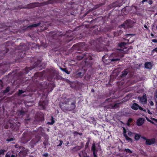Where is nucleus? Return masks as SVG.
Returning a JSON list of instances; mask_svg holds the SVG:
<instances>
[{
  "label": "nucleus",
  "mask_w": 157,
  "mask_h": 157,
  "mask_svg": "<svg viewBox=\"0 0 157 157\" xmlns=\"http://www.w3.org/2000/svg\"><path fill=\"white\" fill-rule=\"evenodd\" d=\"M76 100L75 98L64 97L59 104L60 108L63 112L71 111L76 108Z\"/></svg>",
  "instance_id": "nucleus-1"
},
{
  "label": "nucleus",
  "mask_w": 157,
  "mask_h": 157,
  "mask_svg": "<svg viewBox=\"0 0 157 157\" xmlns=\"http://www.w3.org/2000/svg\"><path fill=\"white\" fill-rule=\"evenodd\" d=\"M49 35L52 38L55 39H60V38L65 37L70 38L72 37V35L69 33V31H67L65 34H63L62 32H59L56 30L51 31L49 32Z\"/></svg>",
  "instance_id": "nucleus-2"
},
{
  "label": "nucleus",
  "mask_w": 157,
  "mask_h": 157,
  "mask_svg": "<svg viewBox=\"0 0 157 157\" xmlns=\"http://www.w3.org/2000/svg\"><path fill=\"white\" fill-rule=\"evenodd\" d=\"M59 76L58 71L55 69L50 68L47 71V78L49 81H51L53 79L58 80L59 79Z\"/></svg>",
  "instance_id": "nucleus-3"
},
{
  "label": "nucleus",
  "mask_w": 157,
  "mask_h": 157,
  "mask_svg": "<svg viewBox=\"0 0 157 157\" xmlns=\"http://www.w3.org/2000/svg\"><path fill=\"white\" fill-rule=\"evenodd\" d=\"M55 86L53 83L48 82L47 81L42 82L39 83V86H37V90H41L43 89H47L48 92L52 91Z\"/></svg>",
  "instance_id": "nucleus-4"
},
{
  "label": "nucleus",
  "mask_w": 157,
  "mask_h": 157,
  "mask_svg": "<svg viewBox=\"0 0 157 157\" xmlns=\"http://www.w3.org/2000/svg\"><path fill=\"white\" fill-rule=\"evenodd\" d=\"M20 123L16 121L14 122L12 120H10L8 121L6 124L4 128L6 129H10L13 131H17L19 129Z\"/></svg>",
  "instance_id": "nucleus-5"
},
{
  "label": "nucleus",
  "mask_w": 157,
  "mask_h": 157,
  "mask_svg": "<svg viewBox=\"0 0 157 157\" xmlns=\"http://www.w3.org/2000/svg\"><path fill=\"white\" fill-rule=\"evenodd\" d=\"M54 0H49L43 3H40L38 2L31 3L28 4L26 6L23 8L25 9H32L36 7L40 6L43 4L46 5L52 4L54 2Z\"/></svg>",
  "instance_id": "nucleus-6"
},
{
  "label": "nucleus",
  "mask_w": 157,
  "mask_h": 157,
  "mask_svg": "<svg viewBox=\"0 0 157 157\" xmlns=\"http://www.w3.org/2000/svg\"><path fill=\"white\" fill-rule=\"evenodd\" d=\"M17 48L19 50L18 52V56L21 58H23L26 55V51L28 49L27 46L24 43H20Z\"/></svg>",
  "instance_id": "nucleus-7"
},
{
  "label": "nucleus",
  "mask_w": 157,
  "mask_h": 157,
  "mask_svg": "<svg viewBox=\"0 0 157 157\" xmlns=\"http://www.w3.org/2000/svg\"><path fill=\"white\" fill-rule=\"evenodd\" d=\"M84 58L85 59L84 61L85 64L89 63V61L92 59V58L90 54L88 53L85 52L80 56H77V59L78 60H81L82 59Z\"/></svg>",
  "instance_id": "nucleus-8"
},
{
  "label": "nucleus",
  "mask_w": 157,
  "mask_h": 157,
  "mask_svg": "<svg viewBox=\"0 0 157 157\" xmlns=\"http://www.w3.org/2000/svg\"><path fill=\"white\" fill-rule=\"evenodd\" d=\"M42 72H43V71L35 73L33 77L32 78V80L33 82L36 84L37 86H39V83H41L42 82L38 81V80H40L41 78L43 75Z\"/></svg>",
  "instance_id": "nucleus-9"
},
{
  "label": "nucleus",
  "mask_w": 157,
  "mask_h": 157,
  "mask_svg": "<svg viewBox=\"0 0 157 157\" xmlns=\"http://www.w3.org/2000/svg\"><path fill=\"white\" fill-rule=\"evenodd\" d=\"M43 128L41 127H39L36 130L34 131V132H35L37 134L35 136V138L33 139L32 141L35 144L38 143L41 139V137L40 136V135L42 132Z\"/></svg>",
  "instance_id": "nucleus-10"
},
{
  "label": "nucleus",
  "mask_w": 157,
  "mask_h": 157,
  "mask_svg": "<svg viewBox=\"0 0 157 157\" xmlns=\"http://www.w3.org/2000/svg\"><path fill=\"white\" fill-rule=\"evenodd\" d=\"M111 56L113 58L111 59V62L116 61L120 60L122 58L123 55L118 52H113L111 54Z\"/></svg>",
  "instance_id": "nucleus-11"
},
{
  "label": "nucleus",
  "mask_w": 157,
  "mask_h": 157,
  "mask_svg": "<svg viewBox=\"0 0 157 157\" xmlns=\"http://www.w3.org/2000/svg\"><path fill=\"white\" fill-rule=\"evenodd\" d=\"M103 41V38L101 37L97 39L96 40H91L90 42V44L93 47L97 48L99 44H102Z\"/></svg>",
  "instance_id": "nucleus-12"
},
{
  "label": "nucleus",
  "mask_w": 157,
  "mask_h": 157,
  "mask_svg": "<svg viewBox=\"0 0 157 157\" xmlns=\"http://www.w3.org/2000/svg\"><path fill=\"white\" fill-rule=\"evenodd\" d=\"M86 71L82 68H80L76 71L74 77L76 78H82L86 73Z\"/></svg>",
  "instance_id": "nucleus-13"
},
{
  "label": "nucleus",
  "mask_w": 157,
  "mask_h": 157,
  "mask_svg": "<svg viewBox=\"0 0 157 157\" xmlns=\"http://www.w3.org/2000/svg\"><path fill=\"white\" fill-rule=\"evenodd\" d=\"M2 49H0V60L2 59L4 57L5 54L9 51L8 48L6 47V45H2L0 46Z\"/></svg>",
  "instance_id": "nucleus-14"
},
{
  "label": "nucleus",
  "mask_w": 157,
  "mask_h": 157,
  "mask_svg": "<svg viewBox=\"0 0 157 157\" xmlns=\"http://www.w3.org/2000/svg\"><path fill=\"white\" fill-rule=\"evenodd\" d=\"M44 114L42 112H39L35 118V120L37 121H42L44 120Z\"/></svg>",
  "instance_id": "nucleus-15"
},
{
  "label": "nucleus",
  "mask_w": 157,
  "mask_h": 157,
  "mask_svg": "<svg viewBox=\"0 0 157 157\" xmlns=\"http://www.w3.org/2000/svg\"><path fill=\"white\" fill-rule=\"evenodd\" d=\"M48 102L47 100H45L44 101H40L39 102L40 109L41 110H44L46 106L48 105Z\"/></svg>",
  "instance_id": "nucleus-16"
},
{
  "label": "nucleus",
  "mask_w": 157,
  "mask_h": 157,
  "mask_svg": "<svg viewBox=\"0 0 157 157\" xmlns=\"http://www.w3.org/2000/svg\"><path fill=\"white\" fill-rule=\"evenodd\" d=\"M26 113V111L24 110L23 109H21L17 110L16 114L18 116L22 117Z\"/></svg>",
  "instance_id": "nucleus-17"
},
{
  "label": "nucleus",
  "mask_w": 157,
  "mask_h": 157,
  "mask_svg": "<svg viewBox=\"0 0 157 157\" xmlns=\"http://www.w3.org/2000/svg\"><path fill=\"white\" fill-rule=\"evenodd\" d=\"M138 98L140 102H141L142 103L144 102V104L147 103V98L146 94H144L142 97H139Z\"/></svg>",
  "instance_id": "nucleus-18"
},
{
  "label": "nucleus",
  "mask_w": 157,
  "mask_h": 157,
  "mask_svg": "<svg viewBox=\"0 0 157 157\" xmlns=\"http://www.w3.org/2000/svg\"><path fill=\"white\" fill-rule=\"evenodd\" d=\"M91 150L93 152L94 157H97L96 153L98 151L96 149L95 144L94 142L92 144V145L91 147Z\"/></svg>",
  "instance_id": "nucleus-19"
},
{
  "label": "nucleus",
  "mask_w": 157,
  "mask_h": 157,
  "mask_svg": "<svg viewBox=\"0 0 157 157\" xmlns=\"http://www.w3.org/2000/svg\"><path fill=\"white\" fill-rule=\"evenodd\" d=\"M144 119L141 118H139L137 121L136 123L138 126L142 125L144 123Z\"/></svg>",
  "instance_id": "nucleus-20"
},
{
  "label": "nucleus",
  "mask_w": 157,
  "mask_h": 157,
  "mask_svg": "<svg viewBox=\"0 0 157 157\" xmlns=\"http://www.w3.org/2000/svg\"><path fill=\"white\" fill-rule=\"evenodd\" d=\"M155 143V139L152 138L151 139H147L146 141L145 144L147 145H151Z\"/></svg>",
  "instance_id": "nucleus-21"
},
{
  "label": "nucleus",
  "mask_w": 157,
  "mask_h": 157,
  "mask_svg": "<svg viewBox=\"0 0 157 157\" xmlns=\"http://www.w3.org/2000/svg\"><path fill=\"white\" fill-rule=\"evenodd\" d=\"M40 24V23H38L36 24H32V25H30L28 26L27 28L25 29H31L32 28L34 27H36L39 26Z\"/></svg>",
  "instance_id": "nucleus-22"
},
{
  "label": "nucleus",
  "mask_w": 157,
  "mask_h": 157,
  "mask_svg": "<svg viewBox=\"0 0 157 157\" xmlns=\"http://www.w3.org/2000/svg\"><path fill=\"white\" fill-rule=\"evenodd\" d=\"M33 68L31 67H26L23 70L22 73L23 74H27L29 72L32 70Z\"/></svg>",
  "instance_id": "nucleus-23"
},
{
  "label": "nucleus",
  "mask_w": 157,
  "mask_h": 157,
  "mask_svg": "<svg viewBox=\"0 0 157 157\" xmlns=\"http://www.w3.org/2000/svg\"><path fill=\"white\" fill-rule=\"evenodd\" d=\"M119 106V104L116 103L114 105H110L107 106L106 108L107 109H116L118 108Z\"/></svg>",
  "instance_id": "nucleus-24"
},
{
  "label": "nucleus",
  "mask_w": 157,
  "mask_h": 157,
  "mask_svg": "<svg viewBox=\"0 0 157 157\" xmlns=\"http://www.w3.org/2000/svg\"><path fill=\"white\" fill-rule=\"evenodd\" d=\"M145 67L147 69H151L152 66L151 63L150 62H147L144 64Z\"/></svg>",
  "instance_id": "nucleus-25"
},
{
  "label": "nucleus",
  "mask_w": 157,
  "mask_h": 157,
  "mask_svg": "<svg viewBox=\"0 0 157 157\" xmlns=\"http://www.w3.org/2000/svg\"><path fill=\"white\" fill-rule=\"evenodd\" d=\"M139 106V105L135 103L132 104L131 108L134 110H136L138 109Z\"/></svg>",
  "instance_id": "nucleus-26"
},
{
  "label": "nucleus",
  "mask_w": 157,
  "mask_h": 157,
  "mask_svg": "<svg viewBox=\"0 0 157 157\" xmlns=\"http://www.w3.org/2000/svg\"><path fill=\"white\" fill-rule=\"evenodd\" d=\"M1 64H2V68L3 69V70H2V72L3 73H5L8 70V67L6 65H2V63H1Z\"/></svg>",
  "instance_id": "nucleus-27"
},
{
  "label": "nucleus",
  "mask_w": 157,
  "mask_h": 157,
  "mask_svg": "<svg viewBox=\"0 0 157 157\" xmlns=\"http://www.w3.org/2000/svg\"><path fill=\"white\" fill-rule=\"evenodd\" d=\"M129 21L128 20H127L126 21H124V23L121 25V26L122 27L125 28L127 27L129 25Z\"/></svg>",
  "instance_id": "nucleus-28"
},
{
  "label": "nucleus",
  "mask_w": 157,
  "mask_h": 157,
  "mask_svg": "<svg viewBox=\"0 0 157 157\" xmlns=\"http://www.w3.org/2000/svg\"><path fill=\"white\" fill-rule=\"evenodd\" d=\"M81 148V146H77L74 147H73L72 149V151L73 152H76L79 150H80Z\"/></svg>",
  "instance_id": "nucleus-29"
},
{
  "label": "nucleus",
  "mask_w": 157,
  "mask_h": 157,
  "mask_svg": "<svg viewBox=\"0 0 157 157\" xmlns=\"http://www.w3.org/2000/svg\"><path fill=\"white\" fill-rule=\"evenodd\" d=\"M27 152L25 151H20L19 153V157H25L26 156Z\"/></svg>",
  "instance_id": "nucleus-30"
},
{
  "label": "nucleus",
  "mask_w": 157,
  "mask_h": 157,
  "mask_svg": "<svg viewBox=\"0 0 157 157\" xmlns=\"http://www.w3.org/2000/svg\"><path fill=\"white\" fill-rule=\"evenodd\" d=\"M10 90V87L8 86L5 90H2L1 92V93L4 95L9 92Z\"/></svg>",
  "instance_id": "nucleus-31"
},
{
  "label": "nucleus",
  "mask_w": 157,
  "mask_h": 157,
  "mask_svg": "<svg viewBox=\"0 0 157 157\" xmlns=\"http://www.w3.org/2000/svg\"><path fill=\"white\" fill-rule=\"evenodd\" d=\"M128 72L127 69H125L124 71H123L121 74V77H125L128 74Z\"/></svg>",
  "instance_id": "nucleus-32"
},
{
  "label": "nucleus",
  "mask_w": 157,
  "mask_h": 157,
  "mask_svg": "<svg viewBox=\"0 0 157 157\" xmlns=\"http://www.w3.org/2000/svg\"><path fill=\"white\" fill-rule=\"evenodd\" d=\"M105 3V1H103L102 3H99L96 5L95 6V7L96 8H98L104 5Z\"/></svg>",
  "instance_id": "nucleus-33"
},
{
  "label": "nucleus",
  "mask_w": 157,
  "mask_h": 157,
  "mask_svg": "<svg viewBox=\"0 0 157 157\" xmlns=\"http://www.w3.org/2000/svg\"><path fill=\"white\" fill-rule=\"evenodd\" d=\"M25 92V91H23L22 90H19L18 92V93H16L14 95L15 96H19L22 93H24Z\"/></svg>",
  "instance_id": "nucleus-34"
},
{
  "label": "nucleus",
  "mask_w": 157,
  "mask_h": 157,
  "mask_svg": "<svg viewBox=\"0 0 157 157\" xmlns=\"http://www.w3.org/2000/svg\"><path fill=\"white\" fill-rule=\"evenodd\" d=\"M124 137L125 138L126 140L128 141V142H131V143L133 141L132 139L131 138L128 137L127 135H125Z\"/></svg>",
  "instance_id": "nucleus-35"
},
{
  "label": "nucleus",
  "mask_w": 157,
  "mask_h": 157,
  "mask_svg": "<svg viewBox=\"0 0 157 157\" xmlns=\"http://www.w3.org/2000/svg\"><path fill=\"white\" fill-rule=\"evenodd\" d=\"M135 140L137 141L140 138L141 135L139 134L138 133H135Z\"/></svg>",
  "instance_id": "nucleus-36"
},
{
  "label": "nucleus",
  "mask_w": 157,
  "mask_h": 157,
  "mask_svg": "<svg viewBox=\"0 0 157 157\" xmlns=\"http://www.w3.org/2000/svg\"><path fill=\"white\" fill-rule=\"evenodd\" d=\"M55 122L54 118L52 116L51 118V122H48V124L49 125H53Z\"/></svg>",
  "instance_id": "nucleus-37"
},
{
  "label": "nucleus",
  "mask_w": 157,
  "mask_h": 157,
  "mask_svg": "<svg viewBox=\"0 0 157 157\" xmlns=\"http://www.w3.org/2000/svg\"><path fill=\"white\" fill-rule=\"evenodd\" d=\"M27 136L28 135L26 133H25V132L23 133V139H26L25 141L26 142H27L30 140V139L27 138Z\"/></svg>",
  "instance_id": "nucleus-38"
},
{
  "label": "nucleus",
  "mask_w": 157,
  "mask_h": 157,
  "mask_svg": "<svg viewBox=\"0 0 157 157\" xmlns=\"http://www.w3.org/2000/svg\"><path fill=\"white\" fill-rule=\"evenodd\" d=\"M60 70L63 71H64L67 74H69L70 73V72L68 71L67 68H63L61 67L60 68Z\"/></svg>",
  "instance_id": "nucleus-39"
},
{
  "label": "nucleus",
  "mask_w": 157,
  "mask_h": 157,
  "mask_svg": "<svg viewBox=\"0 0 157 157\" xmlns=\"http://www.w3.org/2000/svg\"><path fill=\"white\" fill-rule=\"evenodd\" d=\"M116 3V2L112 3L109 6V7L110 8H112L113 7H116L117 6L115 5Z\"/></svg>",
  "instance_id": "nucleus-40"
},
{
  "label": "nucleus",
  "mask_w": 157,
  "mask_h": 157,
  "mask_svg": "<svg viewBox=\"0 0 157 157\" xmlns=\"http://www.w3.org/2000/svg\"><path fill=\"white\" fill-rule=\"evenodd\" d=\"M91 76L90 75H87L85 76L84 78L86 80L88 81L89 80Z\"/></svg>",
  "instance_id": "nucleus-41"
},
{
  "label": "nucleus",
  "mask_w": 157,
  "mask_h": 157,
  "mask_svg": "<svg viewBox=\"0 0 157 157\" xmlns=\"http://www.w3.org/2000/svg\"><path fill=\"white\" fill-rule=\"evenodd\" d=\"M124 151L126 152L127 153L129 154L132 153V151L128 148H125L124 150Z\"/></svg>",
  "instance_id": "nucleus-42"
},
{
  "label": "nucleus",
  "mask_w": 157,
  "mask_h": 157,
  "mask_svg": "<svg viewBox=\"0 0 157 157\" xmlns=\"http://www.w3.org/2000/svg\"><path fill=\"white\" fill-rule=\"evenodd\" d=\"M14 147L16 148H18L19 149H20L22 148V146L19 145L18 144H15Z\"/></svg>",
  "instance_id": "nucleus-43"
},
{
  "label": "nucleus",
  "mask_w": 157,
  "mask_h": 157,
  "mask_svg": "<svg viewBox=\"0 0 157 157\" xmlns=\"http://www.w3.org/2000/svg\"><path fill=\"white\" fill-rule=\"evenodd\" d=\"M15 140L14 138H7L6 139V141L7 142H10L11 141H13Z\"/></svg>",
  "instance_id": "nucleus-44"
},
{
  "label": "nucleus",
  "mask_w": 157,
  "mask_h": 157,
  "mask_svg": "<svg viewBox=\"0 0 157 157\" xmlns=\"http://www.w3.org/2000/svg\"><path fill=\"white\" fill-rule=\"evenodd\" d=\"M3 87V82L1 80H0V89H2Z\"/></svg>",
  "instance_id": "nucleus-45"
},
{
  "label": "nucleus",
  "mask_w": 157,
  "mask_h": 157,
  "mask_svg": "<svg viewBox=\"0 0 157 157\" xmlns=\"http://www.w3.org/2000/svg\"><path fill=\"white\" fill-rule=\"evenodd\" d=\"M123 134L124 136H125V135H127L126 132H127V130L125 129V128L124 127H123Z\"/></svg>",
  "instance_id": "nucleus-46"
},
{
  "label": "nucleus",
  "mask_w": 157,
  "mask_h": 157,
  "mask_svg": "<svg viewBox=\"0 0 157 157\" xmlns=\"http://www.w3.org/2000/svg\"><path fill=\"white\" fill-rule=\"evenodd\" d=\"M126 44L124 42H122L119 44V46L121 47H124L125 46Z\"/></svg>",
  "instance_id": "nucleus-47"
},
{
  "label": "nucleus",
  "mask_w": 157,
  "mask_h": 157,
  "mask_svg": "<svg viewBox=\"0 0 157 157\" xmlns=\"http://www.w3.org/2000/svg\"><path fill=\"white\" fill-rule=\"evenodd\" d=\"M5 152V150L4 149L0 150V155H4Z\"/></svg>",
  "instance_id": "nucleus-48"
},
{
  "label": "nucleus",
  "mask_w": 157,
  "mask_h": 157,
  "mask_svg": "<svg viewBox=\"0 0 157 157\" xmlns=\"http://www.w3.org/2000/svg\"><path fill=\"white\" fill-rule=\"evenodd\" d=\"M89 143L90 140H88L87 142L86 143L85 145V147H88L89 145Z\"/></svg>",
  "instance_id": "nucleus-49"
},
{
  "label": "nucleus",
  "mask_w": 157,
  "mask_h": 157,
  "mask_svg": "<svg viewBox=\"0 0 157 157\" xmlns=\"http://www.w3.org/2000/svg\"><path fill=\"white\" fill-rule=\"evenodd\" d=\"M59 141L60 143L59 144L57 145V146H61L62 145L63 141L62 140H60Z\"/></svg>",
  "instance_id": "nucleus-50"
},
{
  "label": "nucleus",
  "mask_w": 157,
  "mask_h": 157,
  "mask_svg": "<svg viewBox=\"0 0 157 157\" xmlns=\"http://www.w3.org/2000/svg\"><path fill=\"white\" fill-rule=\"evenodd\" d=\"M26 122L29 123V122H31L32 121H33L32 120H31L30 119H28L27 120H25Z\"/></svg>",
  "instance_id": "nucleus-51"
},
{
  "label": "nucleus",
  "mask_w": 157,
  "mask_h": 157,
  "mask_svg": "<svg viewBox=\"0 0 157 157\" xmlns=\"http://www.w3.org/2000/svg\"><path fill=\"white\" fill-rule=\"evenodd\" d=\"M155 52H157V47L154 49L152 50V52L154 53H155Z\"/></svg>",
  "instance_id": "nucleus-52"
},
{
  "label": "nucleus",
  "mask_w": 157,
  "mask_h": 157,
  "mask_svg": "<svg viewBox=\"0 0 157 157\" xmlns=\"http://www.w3.org/2000/svg\"><path fill=\"white\" fill-rule=\"evenodd\" d=\"M43 155L45 157H48V153L46 152Z\"/></svg>",
  "instance_id": "nucleus-53"
},
{
  "label": "nucleus",
  "mask_w": 157,
  "mask_h": 157,
  "mask_svg": "<svg viewBox=\"0 0 157 157\" xmlns=\"http://www.w3.org/2000/svg\"><path fill=\"white\" fill-rule=\"evenodd\" d=\"M133 119L132 118H129L128 121V122L129 123H131L132 122Z\"/></svg>",
  "instance_id": "nucleus-54"
},
{
  "label": "nucleus",
  "mask_w": 157,
  "mask_h": 157,
  "mask_svg": "<svg viewBox=\"0 0 157 157\" xmlns=\"http://www.w3.org/2000/svg\"><path fill=\"white\" fill-rule=\"evenodd\" d=\"M147 119V120L148 121H149V122L151 123H152V124H155L151 120H150L149 119Z\"/></svg>",
  "instance_id": "nucleus-55"
},
{
  "label": "nucleus",
  "mask_w": 157,
  "mask_h": 157,
  "mask_svg": "<svg viewBox=\"0 0 157 157\" xmlns=\"http://www.w3.org/2000/svg\"><path fill=\"white\" fill-rule=\"evenodd\" d=\"M133 133L131 131H129L128 132V135L129 136H131L132 134Z\"/></svg>",
  "instance_id": "nucleus-56"
},
{
  "label": "nucleus",
  "mask_w": 157,
  "mask_h": 157,
  "mask_svg": "<svg viewBox=\"0 0 157 157\" xmlns=\"http://www.w3.org/2000/svg\"><path fill=\"white\" fill-rule=\"evenodd\" d=\"M78 132H77V131H75L73 132V134L75 135H78Z\"/></svg>",
  "instance_id": "nucleus-57"
},
{
  "label": "nucleus",
  "mask_w": 157,
  "mask_h": 157,
  "mask_svg": "<svg viewBox=\"0 0 157 157\" xmlns=\"http://www.w3.org/2000/svg\"><path fill=\"white\" fill-rule=\"evenodd\" d=\"M25 7V6H22L21 5V6H19L18 7L19 9H22V8L24 9V8H22V7Z\"/></svg>",
  "instance_id": "nucleus-58"
},
{
  "label": "nucleus",
  "mask_w": 157,
  "mask_h": 157,
  "mask_svg": "<svg viewBox=\"0 0 157 157\" xmlns=\"http://www.w3.org/2000/svg\"><path fill=\"white\" fill-rule=\"evenodd\" d=\"M151 119L152 120L154 121H155V122L157 123V119H156L153 118H151Z\"/></svg>",
  "instance_id": "nucleus-59"
},
{
  "label": "nucleus",
  "mask_w": 157,
  "mask_h": 157,
  "mask_svg": "<svg viewBox=\"0 0 157 157\" xmlns=\"http://www.w3.org/2000/svg\"><path fill=\"white\" fill-rule=\"evenodd\" d=\"M151 41L154 43H157V39H152L151 40Z\"/></svg>",
  "instance_id": "nucleus-60"
},
{
  "label": "nucleus",
  "mask_w": 157,
  "mask_h": 157,
  "mask_svg": "<svg viewBox=\"0 0 157 157\" xmlns=\"http://www.w3.org/2000/svg\"><path fill=\"white\" fill-rule=\"evenodd\" d=\"M148 3L149 4L151 5L153 3V1L152 0H149L148 1Z\"/></svg>",
  "instance_id": "nucleus-61"
},
{
  "label": "nucleus",
  "mask_w": 157,
  "mask_h": 157,
  "mask_svg": "<svg viewBox=\"0 0 157 157\" xmlns=\"http://www.w3.org/2000/svg\"><path fill=\"white\" fill-rule=\"evenodd\" d=\"M150 105H151V106H153L154 104L153 102L152 101H151L150 102Z\"/></svg>",
  "instance_id": "nucleus-62"
},
{
  "label": "nucleus",
  "mask_w": 157,
  "mask_h": 157,
  "mask_svg": "<svg viewBox=\"0 0 157 157\" xmlns=\"http://www.w3.org/2000/svg\"><path fill=\"white\" fill-rule=\"evenodd\" d=\"M155 96L157 99V90H156L155 94Z\"/></svg>",
  "instance_id": "nucleus-63"
},
{
  "label": "nucleus",
  "mask_w": 157,
  "mask_h": 157,
  "mask_svg": "<svg viewBox=\"0 0 157 157\" xmlns=\"http://www.w3.org/2000/svg\"><path fill=\"white\" fill-rule=\"evenodd\" d=\"M138 109H139L140 110L142 111L143 110V109L140 106H139V108H138Z\"/></svg>",
  "instance_id": "nucleus-64"
}]
</instances>
